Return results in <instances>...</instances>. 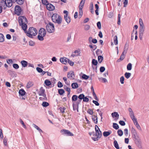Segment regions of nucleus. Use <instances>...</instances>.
Segmentation results:
<instances>
[{
	"label": "nucleus",
	"instance_id": "7ed1b4c3",
	"mask_svg": "<svg viewBox=\"0 0 149 149\" xmlns=\"http://www.w3.org/2000/svg\"><path fill=\"white\" fill-rule=\"evenodd\" d=\"M14 10L15 14L17 16H19L21 14L22 11L23 12V10L21 7L18 5L15 6Z\"/></svg>",
	"mask_w": 149,
	"mask_h": 149
},
{
	"label": "nucleus",
	"instance_id": "1a4fd4ad",
	"mask_svg": "<svg viewBox=\"0 0 149 149\" xmlns=\"http://www.w3.org/2000/svg\"><path fill=\"white\" fill-rule=\"evenodd\" d=\"M8 72L11 77L13 78L16 77L17 76V74L15 71L8 70Z\"/></svg>",
	"mask_w": 149,
	"mask_h": 149
},
{
	"label": "nucleus",
	"instance_id": "f3484780",
	"mask_svg": "<svg viewBox=\"0 0 149 149\" xmlns=\"http://www.w3.org/2000/svg\"><path fill=\"white\" fill-rule=\"evenodd\" d=\"M58 16L59 15L57 14H54L51 17L52 20L53 22H54L55 20L57 19Z\"/></svg>",
	"mask_w": 149,
	"mask_h": 149
},
{
	"label": "nucleus",
	"instance_id": "de8ad7c7",
	"mask_svg": "<svg viewBox=\"0 0 149 149\" xmlns=\"http://www.w3.org/2000/svg\"><path fill=\"white\" fill-rule=\"evenodd\" d=\"M19 121L20 123L22 124V125H23V127L25 129L26 128V125L24 123L23 121L22 120V119H20Z\"/></svg>",
	"mask_w": 149,
	"mask_h": 149
},
{
	"label": "nucleus",
	"instance_id": "a19ab883",
	"mask_svg": "<svg viewBox=\"0 0 149 149\" xmlns=\"http://www.w3.org/2000/svg\"><path fill=\"white\" fill-rule=\"evenodd\" d=\"M103 59V57L102 56L100 55L98 56V60L100 63H101L102 62Z\"/></svg>",
	"mask_w": 149,
	"mask_h": 149
},
{
	"label": "nucleus",
	"instance_id": "338daca9",
	"mask_svg": "<svg viewBox=\"0 0 149 149\" xmlns=\"http://www.w3.org/2000/svg\"><path fill=\"white\" fill-rule=\"evenodd\" d=\"M36 70L39 73H41L42 71V69L39 67L36 68Z\"/></svg>",
	"mask_w": 149,
	"mask_h": 149
},
{
	"label": "nucleus",
	"instance_id": "aec40b11",
	"mask_svg": "<svg viewBox=\"0 0 149 149\" xmlns=\"http://www.w3.org/2000/svg\"><path fill=\"white\" fill-rule=\"evenodd\" d=\"M92 119L95 124L97 123V118L96 115H94L92 116Z\"/></svg>",
	"mask_w": 149,
	"mask_h": 149
},
{
	"label": "nucleus",
	"instance_id": "09e8293b",
	"mask_svg": "<svg viewBox=\"0 0 149 149\" xmlns=\"http://www.w3.org/2000/svg\"><path fill=\"white\" fill-rule=\"evenodd\" d=\"M7 141H8L7 138H6V136H5L4 138L3 139V144H4V145L5 146H7Z\"/></svg>",
	"mask_w": 149,
	"mask_h": 149
},
{
	"label": "nucleus",
	"instance_id": "2eb2a0df",
	"mask_svg": "<svg viewBox=\"0 0 149 149\" xmlns=\"http://www.w3.org/2000/svg\"><path fill=\"white\" fill-rule=\"evenodd\" d=\"M20 63L23 67H26L28 65V63L27 61L24 60L20 62Z\"/></svg>",
	"mask_w": 149,
	"mask_h": 149
},
{
	"label": "nucleus",
	"instance_id": "4c0bfd02",
	"mask_svg": "<svg viewBox=\"0 0 149 149\" xmlns=\"http://www.w3.org/2000/svg\"><path fill=\"white\" fill-rule=\"evenodd\" d=\"M114 42L115 45H116L118 43V38L117 36H115L113 38Z\"/></svg>",
	"mask_w": 149,
	"mask_h": 149
},
{
	"label": "nucleus",
	"instance_id": "39448f33",
	"mask_svg": "<svg viewBox=\"0 0 149 149\" xmlns=\"http://www.w3.org/2000/svg\"><path fill=\"white\" fill-rule=\"evenodd\" d=\"M95 129L96 132L95 136H97L99 137V138H100L102 135V132L97 125H95Z\"/></svg>",
	"mask_w": 149,
	"mask_h": 149
},
{
	"label": "nucleus",
	"instance_id": "c85d7f7f",
	"mask_svg": "<svg viewBox=\"0 0 149 149\" xmlns=\"http://www.w3.org/2000/svg\"><path fill=\"white\" fill-rule=\"evenodd\" d=\"M111 115L113 117H115L117 118V119H118L119 118V115L117 112H115L112 113H111Z\"/></svg>",
	"mask_w": 149,
	"mask_h": 149
},
{
	"label": "nucleus",
	"instance_id": "49530a36",
	"mask_svg": "<svg viewBox=\"0 0 149 149\" xmlns=\"http://www.w3.org/2000/svg\"><path fill=\"white\" fill-rule=\"evenodd\" d=\"M65 58V57H61L60 58V61L63 64H65V63L64 62H65V59L64 58Z\"/></svg>",
	"mask_w": 149,
	"mask_h": 149
},
{
	"label": "nucleus",
	"instance_id": "9d476101",
	"mask_svg": "<svg viewBox=\"0 0 149 149\" xmlns=\"http://www.w3.org/2000/svg\"><path fill=\"white\" fill-rule=\"evenodd\" d=\"M18 93L19 96L22 97L24 96L26 94V92L23 88L20 89Z\"/></svg>",
	"mask_w": 149,
	"mask_h": 149
},
{
	"label": "nucleus",
	"instance_id": "5fc2aeb1",
	"mask_svg": "<svg viewBox=\"0 0 149 149\" xmlns=\"http://www.w3.org/2000/svg\"><path fill=\"white\" fill-rule=\"evenodd\" d=\"M84 95L83 94H81L78 97V98L81 100H82L84 98Z\"/></svg>",
	"mask_w": 149,
	"mask_h": 149
},
{
	"label": "nucleus",
	"instance_id": "2f4dec72",
	"mask_svg": "<svg viewBox=\"0 0 149 149\" xmlns=\"http://www.w3.org/2000/svg\"><path fill=\"white\" fill-rule=\"evenodd\" d=\"M7 4L6 2V0H1L0 1V5L2 6H5Z\"/></svg>",
	"mask_w": 149,
	"mask_h": 149
},
{
	"label": "nucleus",
	"instance_id": "69168bd1",
	"mask_svg": "<svg viewBox=\"0 0 149 149\" xmlns=\"http://www.w3.org/2000/svg\"><path fill=\"white\" fill-rule=\"evenodd\" d=\"M99 137L98 136H94L91 137L92 139L94 141H98V140Z\"/></svg>",
	"mask_w": 149,
	"mask_h": 149
},
{
	"label": "nucleus",
	"instance_id": "423d86ee",
	"mask_svg": "<svg viewBox=\"0 0 149 149\" xmlns=\"http://www.w3.org/2000/svg\"><path fill=\"white\" fill-rule=\"evenodd\" d=\"M24 19L25 22H26V23L27 24L28 22V20L25 16H20L19 17L18 19V22H20V23L21 24H22V23H25L24 22H23V19Z\"/></svg>",
	"mask_w": 149,
	"mask_h": 149
},
{
	"label": "nucleus",
	"instance_id": "774afa93",
	"mask_svg": "<svg viewBox=\"0 0 149 149\" xmlns=\"http://www.w3.org/2000/svg\"><path fill=\"white\" fill-rule=\"evenodd\" d=\"M105 69L104 67L102 66L100 68V72H103L105 71Z\"/></svg>",
	"mask_w": 149,
	"mask_h": 149
},
{
	"label": "nucleus",
	"instance_id": "a878e982",
	"mask_svg": "<svg viewBox=\"0 0 149 149\" xmlns=\"http://www.w3.org/2000/svg\"><path fill=\"white\" fill-rule=\"evenodd\" d=\"M42 4L47 6L50 3L47 0H41Z\"/></svg>",
	"mask_w": 149,
	"mask_h": 149
},
{
	"label": "nucleus",
	"instance_id": "a211bd4d",
	"mask_svg": "<svg viewBox=\"0 0 149 149\" xmlns=\"http://www.w3.org/2000/svg\"><path fill=\"white\" fill-rule=\"evenodd\" d=\"M111 130H109L108 131H104L103 133V135L104 137H107L111 134Z\"/></svg>",
	"mask_w": 149,
	"mask_h": 149
},
{
	"label": "nucleus",
	"instance_id": "9b49d317",
	"mask_svg": "<svg viewBox=\"0 0 149 149\" xmlns=\"http://www.w3.org/2000/svg\"><path fill=\"white\" fill-rule=\"evenodd\" d=\"M68 77L70 79H74V72L72 71H71L68 73Z\"/></svg>",
	"mask_w": 149,
	"mask_h": 149
},
{
	"label": "nucleus",
	"instance_id": "3c124183",
	"mask_svg": "<svg viewBox=\"0 0 149 149\" xmlns=\"http://www.w3.org/2000/svg\"><path fill=\"white\" fill-rule=\"evenodd\" d=\"M59 109L61 112L64 113L65 112L64 111L65 109V108L62 106V107H60Z\"/></svg>",
	"mask_w": 149,
	"mask_h": 149
},
{
	"label": "nucleus",
	"instance_id": "c756f323",
	"mask_svg": "<svg viewBox=\"0 0 149 149\" xmlns=\"http://www.w3.org/2000/svg\"><path fill=\"white\" fill-rule=\"evenodd\" d=\"M66 135L67 136H74V134L69 130H66Z\"/></svg>",
	"mask_w": 149,
	"mask_h": 149
},
{
	"label": "nucleus",
	"instance_id": "7c9ffc66",
	"mask_svg": "<svg viewBox=\"0 0 149 149\" xmlns=\"http://www.w3.org/2000/svg\"><path fill=\"white\" fill-rule=\"evenodd\" d=\"M4 37L3 35L1 33H0V42H3L4 41Z\"/></svg>",
	"mask_w": 149,
	"mask_h": 149
},
{
	"label": "nucleus",
	"instance_id": "37998d69",
	"mask_svg": "<svg viewBox=\"0 0 149 149\" xmlns=\"http://www.w3.org/2000/svg\"><path fill=\"white\" fill-rule=\"evenodd\" d=\"M117 133L118 136H121L123 135V132L121 130H118L117 131Z\"/></svg>",
	"mask_w": 149,
	"mask_h": 149
},
{
	"label": "nucleus",
	"instance_id": "393cba45",
	"mask_svg": "<svg viewBox=\"0 0 149 149\" xmlns=\"http://www.w3.org/2000/svg\"><path fill=\"white\" fill-rule=\"evenodd\" d=\"M78 105H79L78 104L75 103H73L72 106L74 111L77 110V111H78Z\"/></svg>",
	"mask_w": 149,
	"mask_h": 149
},
{
	"label": "nucleus",
	"instance_id": "20e7f679",
	"mask_svg": "<svg viewBox=\"0 0 149 149\" xmlns=\"http://www.w3.org/2000/svg\"><path fill=\"white\" fill-rule=\"evenodd\" d=\"M139 22L140 25L139 32H144L145 30V27L142 19L141 18H140L139 19Z\"/></svg>",
	"mask_w": 149,
	"mask_h": 149
},
{
	"label": "nucleus",
	"instance_id": "58836bf2",
	"mask_svg": "<svg viewBox=\"0 0 149 149\" xmlns=\"http://www.w3.org/2000/svg\"><path fill=\"white\" fill-rule=\"evenodd\" d=\"M113 128L116 130H118L119 128V126L118 124L115 123H113Z\"/></svg>",
	"mask_w": 149,
	"mask_h": 149
},
{
	"label": "nucleus",
	"instance_id": "052dcab7",
	"mask_svg": "<svg viewBox=\"0 0 149 149\" xmlns=\"http://www.w3.org/2000/svg\"><path fill=\"white\" fill-rule=\"evenodd\" d=\"M63 85L62 84V83L60 82V81H59L58 82V84H57V86L58 88H61L63 86Z\"/></svg>",
	"mask_w": 149,
	"mask_h": 149
},
{
	"label": "nucleus",
	"instance_id": "f704fd0d",
	"mask_svg": "<svg viewBox=\"0 0 149 149\" xmlns=\"http://www.w3.org/2000/svg\"><path fill=\"white\" fill-rule=\"evenodd\" d=\"M89 46L90 48L92 49V50L93 51L95 50L97 48V46L96 45H89Z\"/></svg>",
	"mask_w": 149,
	"mask_h": 149
},
{
	"label": "nucleus",
	"instance_id": "ea45409f",
	"mask_svg": "<svg viewBox=\"0 0 149 149\" xmlns=\"http://www.w3.org/2000/svg\"><path fill=\"white\" fill-rule=\"evenodd\" d=\"M131 74L130 73L126 72L124 74L125 77L127 79L129 78L131 76Z\"/></svg>",
	"mask_w": 149,
	"mask_h": 149
},
{
	"label": "nucleus",
	"instance_id": "4be33fe9",
	"mask_svg": "<svg viewBox=\"0 0 149 149\" xmlns=\"http://www.w3.org/2000/svg\"><path fill=\"white\" fill-rule=\"evenodd\" d=\"M33 85V83L32 81H29L27 84L26 87L27 88H29L32 87Z\"/></svg>",
	"mask_w": 149,
	"mask_h": 149
},
{
	"label": "nucleus",
	"instance_id": "412c9836",
	"mask_svg": "<svg viewBox=\"0 0 149 149\" xmlns=\"http://www.w3.org/2000/svg\"><path fill=\"white\" fill-rule=\"evenodd\" d=\"M68 11L66 10V22H67L68 24L70 22V19L69 17H68Z\"/></svg>",
	"mask_w": 149,
	"mask_h": 149
},
{
	"label": "nucleus",
	"instance_id": "bb28decb",
	"mask_svg": "<svg viewBox=\"0 0 149 149\" xmlns=\"http://www.w3.org/2000/svg\"><path fill=\"white\" fill-rule=\"evenodd\" d=\"M131 132L132 133H133V135L135 137H136L137 136V133L134 128H133V127H132L131 129Z\"/></svg>",
	"mask_w": 149,
	"mask_h": 149
},
{
	"label": "nucleus",
	"instance_id": "0e129e2a",
	"mask_svg": "<svg viewBox=\"0 0 149 149\" xmlns=\"http://www.w3.org/2000/svg\"><path fill=\"white\" fill-rule=\"evenodd\" d=\"M93 95L95 100L97 101H98L99 100V99L97 98L95 93H93Z\"/></svg>",
	"mask_w": 149,
	"mask_h": 149
},
{
	"label": "nucleus",
	"instance_id": "473e14b6",
	"mask_svg": "<svg viewBox=\"0 0 149 149\" xmlns=\"http://www.w3.org/2000/svg\"><path fill=\"white\" fill-rule=\"evenodd\" d=\"M113 145L117 149H119V147L117 143V141L116 140H115L113 142Z\"/></svg>",
	"mask_w": 149,
	"mask_h": 149
},
{
	"label": "nucleus",
	"instance_id": "864d4df0",
	"mask_svg": "<svg viewBox=\"0 0 149 149\" xmlns=\"http://www.w3.org/2000/svg\"><path fill=\"white\" fill-rule=\"evenodd\" d=\"M66 59H67L68 60V63L70 64V65L71 66H73L74 64V63L71 61L69 59L67 58H66Z\"/></svg>",
	"mask_w": 149,
	"mask_h": 149
},
{
	"label": "nucleus",
	"instance_id": "c03bdc74",
	"mask_svg": "<svg viewBox=\"0 0 149 149\" xmlns=\"http://www.w3.org/2000/svg\"><path fill=\"white\" fill-rule=\"evenodd\" d=\"M93 5L92 3H91V4L90 7V10H91V12L92 14H93L94 13V12L93 10Z\"/></svg>",
	"mask_w": 149,
	"mask_h": 149
},
{
	"label": "nucleus",
	"instance_id": "f8f14e48",
	"mask_svg": "<svg viewBox=\"0 0 149 149\" xmlns=\"http://www.w3.org/2000/svg\"><path fill=\"white\" fill-rule=\"evenodd\" d=\"M74 54H72L71 56L73 57H75L80 56L81 52L80 50H77L74 52Z\"/></svg>",
	"mask_w": 149,
	"mask_h": 149
},
{
	"label": "nucleus",
	"instance_id": "a18cd8bd",
	"mask_svg": "<svg viewBox=\"0 0 149 149\" xmlns=\"http://www.w3.org/2000/svg\"><path fill=\"white\" fill-rule=\"evenodd\" d=\"M132 68V64L131 63H130L128 64L127 65V69L128 70H130Z\"/></svg>",
	"mask_w": 149,
	"mask_h": 149
},
{
	"label": "nucleus",
	"instance_id": "c9c22d12",
	"mask_svg": "<svg viewBox=\"0 0 149 149\" xmlns=\"http://www.w3.org/2000/svg\"><path fill=\"white\" fill-rule=\"evenodd\" d=\"M42 105L43 107H46L49 105V104L46 102L44 101L42 102Z\"/></svg>",
	"mask_w": 149,
	"mask_h": 149
},
{
	"label": "nucleus",
	"instance_id": "e2e57ef3",
	"mask_svg": "<svg viewBox=\"0 0 149 149\" xmlns=\"http://www.w3.org/2000/svg\"><path fill=\"white\" fill-rule=\"evenodd\" d=\"M87 112L91 115H92L93 113V111L91 109H88V110L87 111Z\"/></svg>",
	"mask_w": 149,
	"mask_h": 149
},
{
	"label": "nucleus",
	"instance_id": "6e6552de",
	"mask_svg": "<svg viewBox=\"0 0 149 149\" xmlns=\"http://www.w3.org/2000/svg\"><path fill=\"white\" fill-rule=\"evenodd\" d=\"M46 8L47 10L50 11L53 10L55 8V6L50 3L46 6Z\"/></svg>",
	"mask_w": 149,
	"mask_h": 149
},
{
	"label": "nucleus",
	"instance_id": "72a5a7b5",
	"mask_svg": "<svg viewBox=\"0 0 149 149\" xmlns=\"http://www.w3.org/2000/svg\"><path fill=\"white\" fill-rule=\"evenodd\" d=\"M71 86L73 88H77L78 87V85L77 83H72L71 84Z\"/></svg>",
	"mask_w": 149,
	"mask_h": 149
},
{
	"label": "nucleus",
	"instance_id": "6ab92c4d",
	"mask_svg": "<svg viewBox=\"0 0 149 149\" xmlns=\"http://www.w3.org/2000/svg\"><path fill=\"white\" fill-rule=\"evenodd\" d=\"M52 84L51 81L48 79H47L45 81L44 84L47 86L52 85Z\"/></svg>",
	"mask_w": 149,
	"mask_h": 149
},
{
	"label": "nucleus",
	"instance_id": "0eeeda50",
	"mask_svg": "<svg viewBox=\"0 0 149 149\" xmlns=\"http://www.w3.org/2000/svg\"><path fill=\"white\" fill-rule=\"evenodd\" d=\"M92 67L93 69L97 70V65L98 64L97 61L95 59H93L92 61Z\"/></svg>",
	"mask_w": 149,
	"mask_h": 149
},
{
	"label": "nucleus",
	"instance_id": "603ef678",
	"mask_svg": "<svg viewBox=\"0 0 149 149\" xmlns=\"http://www.w3.org/2000/svg\"><path fill=\"white\" fill-rule=\"evenodd\" d=\"M82 78L83 79H87L89 78V76L85 74H84L82 76Z\"/></svg>",
	"mask_w": 149,
	"mask_h": 149
},
{
	"label": "nucleus",
	"instance_id": "4d7b16f0",
	"mask_svg": "<svg viewBox=\"0 0 149 149\" xmlns=\"http://www.w3.org/2000/svg\"><path fill=\"white\" fill-rule=\"evenodd\" d=\"M13 4H11L10 5L8 3V4H6L5 6H3V9L4 10H5L6 8L7 7H10L12 6Z\"/></svg>",
	"mask_w": 149,
	"mask_h": 149
},
{
	"label": "nucleus",
	"instance_id": "e433bc0d",
	"mask_svg": "<svg viewBox=\"0 0 149 149\" xmlns=\"http://www.w3.org/2000/svg\"><path fill=\"white\" fill-rule=\"evenodd\" d=\"M78 96L76 95H74L72 97V102L76 101L77 100Z\"/></svg>",
	"mask_w": 149,
	"mask_h": 149
},
{
	"label": "nucleus",
	"instance_id": "6e6d98bb",
	"mask_svg": "<svg viewBox=\"0 0 149 149\" xmlns=\"http://www.w3.org/2000/svg\"><path fill=\"white\" fill-rule=\"evenodd\" d=\"M144 32H139V37L140 40H141L143 38V36Z\"/></svg>",
	"mask_w": 149,
	"mask_h": 149
},
{
	"label": "nucleus",
	"instance_id": "bf43d9fd",
	"mask_svg": "<svg viewBox=\"0 0 149 149\" xmlns=\"http://www.w3.org/2000/svg\"><path fill=\"white\" fill-rule=\"evenodd\" d=\"M40 93H39V94H42L45 93V90L44 89H43L42 87H41L40 88Z\"/></svg>",
	"mask_w": 149,
	"mask_h": 149
},
{
	"label": "nucleus",
	"instance_id": "cd10ccee",
	"mask_svg": "<svg viewBox=\"0 0 149 149\" xmlns=\"http://www.w3.org/2000/svg\"><path fill=\"white\" fill-rule=\"evenodd\" d=\"M15 1L19 5H22L24 2V0H15Z\"/></svg>",
	"mask_w": 149,
	"mask_h": 149
},
{
	"label": "nucleus",
	"instance_id": "ddd939ff",
	"mask_svg": "<svg viewBox=\"0 0 149 149\" xmlns=\"http://www.w3.org/2000/svg\"><path fill=\"white\" fill-rule=\"evenodd\" d=\"M45 35V32H44L42 34V35L38 34L37 36V38L40 41H42L44 40V37Z\"/></svg>",
	"mask_w": 149,
	"mask_h": 149
},
{
	"label": "nucleus",
	"instance_id": "8fccbe9b",
	"mask_svg": "<svg viewBox=\"0 0 149 149\" xmlns=\"http://www.w3.org/2000/svg\"><path fill=\"white\" fill-rule=\"evenodd\" d=\"M13 66L14 68L16 69H17L19 68V65L17 63L13 64Z\"/></svg>",
	"mask_w": 149,
	"mask_h": 149
},
{
	"label": "nucleus",
	"instance_id": "4468645a",
	"mask_svg": "<svg viewBox=\"0 0 149 149\" xmlns=\"http://www.w3.org/2000/svg\"><path fill=\"white\" fill-rule=\"evenodd\" d=\"M86 0H81L79 3V9H82L85 3Z\"/></svg>",
	"mask_w": 149,
	"mask_h": 149
},
{
	"label": "nucleus",
	"instance_id": "f257e3e1",
	"mask_svg": "<svg viewBox=\"0 0 149 149\" xmlns=\"http://www.w3.org/2000/svg\"><path fill=\"white\" fill-rule=\"evenodd\" d=\"M19 25L21 26L22 28L24 31V32L26 33V35L29 37L33 38V36H35L38 33V30L37 29L34 27H30L29 28L28 31L26 30L27 28V25L26 23H22L21 24L20 22H18Z\"/></svg>",
	"mask_w": 149,
	"mask_h": 149
},
{
	"label": "nucleus",
	"instance_id": "79ce46f5",
	"mask_svg": "<svg viewBox=\"0 0 149 149\" xmlns=\"http://www.w3.org/2000/svg\"><path fill=\"white\" fill-rule=\"evenodd\" d=\"M33 125H34V127L38 130L40 132H43V131H42L38 126L35 124H33Z\"/></svg>",
	"mask_w": 149,
	"mask_h": 149
},
{
	"label": "nucleus",
	"instance_id": "b1692460",
	"mask_svg": "<svg viewBox=\"0 0 149 149\" xmlns=\"http://www.w3.org/2000/svg\"><path fill=\"white\" fill-rule=\"evenodd\" d=\"M44 31L45 32V34H46V31L45 29L43 28H41L38 31V34L42 35V33L43 32V33H44Z\"/></svg>",
	"mask_w": 149,
	"mask_h": 149
},
{
	"label": "nucleus",
	"instance_id": "13d9d810",
	"mask_svg": "<svg viewBox=\"0 0 149 149\" xmlns=\"http://www.w3.org/2000/svg\"><path fill=\"white\" fill-rule=\"evenodd\" d=\"M35 44V42L31 40L29 42V45L30 46H34Z\"/></svg>",
	"mask_w": 149,
	"mask_h": 149
},
{
	"label": "nucleus",
	"instance_id": "f03ea898",
	"mask_svg": "<svg viewBox=\"0 0 149 149\" xmlns=\"http://www.w3.org/2000/svg\"><path fill=\"white\" fill-rule=\"evenodd\" d=\"M46 27L47 31L49 33H53L54 31V25L50 22L47 25Z\"/></svg>",
	"mask_w": 149,
	"mask_h": 149
},
{
	"label": "nucleus",
	"instance_id": "5701e85b",
	"mask_svg": "<svg viewBox=\"0 0 149 149\" xmlns=\"http://www.w3.org/2000/svg\"><path fill=\"white\" fill-rule=\"evenodd\" d=\"M65 92V90L63 89H59L58 90V93L60 95H63Z\"/></svg>",
	"mask_w": 149,
	"mask_h": 149
},
{
	"label": "nucleus",
	"instance_id": "680f3d73",
	"mask_svg": "<svg viewBox=\"0 0 149 149\" xmlns=\"http://www.w3.org/2000/svg\"><path fill=\"white\" fill-rule=\"evenodd\" d=\"M124 77L123 76L121 77L120 78V81L121 84H124Z\"/></svg>",
	"mask_w": 149,
	"mask_h": 149
},
{
	"label": "nucleus",
	"instance_id": "dca6fc26",
	"mask_svg": "<svg viewBox=\"0 0 149 149\" xmlns=\"http://www.w3.org/2000/svg\"><path fill=\"white\" fill-rule=\"evenodd\" d=\"M62 21V19L61 16H58L57 19L55 20L54 23H57L59 24H61Z\"/></svg>",
	"mask_w": 149,
	"mask_h": 149
}]
</instances>
